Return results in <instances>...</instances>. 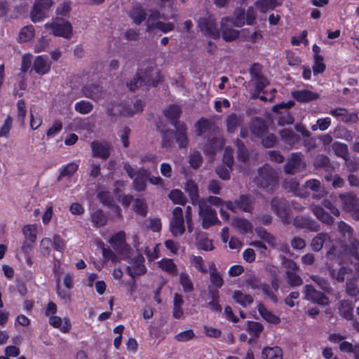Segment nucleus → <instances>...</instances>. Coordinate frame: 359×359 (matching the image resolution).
<instances>
[{
	"mask_svg": "<svg viewBox=\"0 0 359 359\" xmlns=\"http://www.w3.org/2000/svg\"><path fill=\"white\" fill-rule=\"evenodd\" d=\"M163 81L161 72L156 69L154 64H150L144 69H139L136 76L127 83V87L130 91L135 92L142 86L156 87Z\"/></svg>",
	"mask_w": 359,
	"mask_h": 359,
	"instance_id": "1",
	"label": "nucleus"
},
{
	"mask_svg": "<svg viewBox=\"0 0 359 359\" xmlns=\"http://www.w3.org/2000/svg\"><path fill=\"white\" fill-rule=\"evenodd\" d=\"M53 245L55 251L53 254V270L57 276V293L62 299H66L67 297V275L63 278L62 285L60 284V276L63 271L62 259L64 261L62 251L64 250L65 244L60 236H54Z\"/></svg>",
	"mask_w": 359,
	"mask_h": 359,
	"instance_id": "2",
	"label": "nucleus"
},
{
	"mask_svg": "<svg viewBox=\"0 0 359 359\" xmlns=\"http://www.w3.org/2000/svg\"><path fill=\"white\" fill-rule=\"evenodd\" d=\"M278 182L277 172L268 163L264 164L257 170V176L254 179V182L259 188L273 187Z\"/></svg>",
	"mask_w": 359,
	"mask_h": 359,
	"instance_id": "3",
	"label": "nucleus"
},
{
	"mask_svg": "<svg viewBox=\"0 0 359 359\" xmlns=\"http://www.w3.org/2000/svg\"><path fill=\"white\" fill-rule=\"evenodd\" d=\"M273 212L281 219L284 224L291 223L292 208L290 203L284 198L274 197L271 201Z\"/></svg>",
	"mask_w": 359,
	"mask_h": 359,
	"instance_id": "4",
	"label": "nucleus"
},
{
	"mask_svg": "<svg viewBox=\"0 0 359 359\" xmlns=\"http://www.w3.org/2000/svg\"><path fill=\"white\" fill-rule=\"evenodd\" d=\"M198 27L205 37L215 40L220 37L221 31L217 27L215 19L211 15L199 18Z\"/></svg>",
	"mask_w": 359,
	"mask_h": 359,
	"instance_id": "5",
	"label": "nucleus"
},
{
	"mask_svg": "<svg viewBox=\"0 0 359 359\" xmlns=\"http://www.w3.org/2000/svg\"><path fill=\"white\" fill-rule=\"evenodd\" d=\"M172 215L169 224L170 231L175 237L182 236L186 231L182 209L180 207H175Z\"/></svg>",
	"mask_w": 359,
	"mask_h": 359,
	"instance_id": "6",
	"label": "nucleus"
},
{
	"mask_svg": "<svg viewBox=\"0 0 359 359\" xmlns=\"http://www.w3.org/2000/svg\"><path fill=\"white\" fill-rule=\"evenodd\" d=\"M53 4V0H35L30 12L32 21L36 22L44 19L46 12L50 9Z\"/></svg>",
	"mask_w": 359,
	"mask_h": 359,
	"instance_id": "7",
	"label": "nucleus"
},
{
	"mask_svg": "<svg viewBox=\"0 0 359 359\" xmlns=\"http://www.w3.org/2000/svg\"><path fill=\"white\" fill-rule=\"evenodd\" d=\"M199 215L202 219V226L208 229L215 225L218 219L217 212L210 205L201 202L199 203Z\"/></svg>",
	"mask_w": 359,
	"mask_h": 359,
	"instance_id": "8",
	"label": "nucleus"
},
{
	"mask_svg": "<svg viewBox=\"0 0 359 359\" xmlns=\"http://www.w3.org/2000/svg\"><path fill=\"white\" fill-rule=\"evenodd\" d=\"M44 27L51 29L54 36L67 39V20L64 18L57 16L51 23L45 24Z\"/></svg>",
	"mask_w": 359,
	"mask_h": 359,
	"instance_id": "9",
	"label": "nucleus"
},
{
	"mask_svg": "<svg viewBox=\"0 0 359 359\" xmlns=\"http://www.w3.org/2000/svg\"><path fill=\"white\" fill-rule=\"evenodd\" d=\"M305 299L319 305H327L330 303L329 298L323 292L318 291L312 285L304 286Z\"/></svg>",
	"mask_w": 359,
	"mask_h": 359,
	"instance_id": "10",
	"label": "nucleus"
},
{
	"mask_svg": "<svg viewBox=\"0 0 359 359\" xmlns=\"http://www.w3.org/2000/svg\"><path fill=\"white\" fill-rule=\"evenodd\" d=\"M341 198L344 208L351 213L354 219L359 221V200L358 198L351 194H344Z\"/></svg>",
	"mask_w": 359,
	"mask_h": 359,
	"instance_id": "11",
	"label": "nucleus"
},
{
	"mask_svg": "<svg viewBox=\"0 0 359 359\" xmlns=\"http://www.w3.org/2000/svg\"><path fill=\"white\" fill-rule=\"evenodd\" d=\"M114 250L118 253L122 254L129 250L130 247L126 243V233L123 231H119L114 233L108 241Z\"/></svg>",
	"mask_w": 359,
	"mask_h": 359,
	"instance_id": "12",
	"label": "nucleus"
},
{
	"mask_svg": "<svg viewBox=\"0 0 359 359\" xmlns=\"http://www.w3.org/2000/svg\"><path fill=\"white\" fill-rule=\"evenodd\" d=\"M144 258L142 255H138L132 259L131 266L126 267L127 273L133 278L136 276L144 275L147 272V269L144 264Z\"/></svg>",
	"mask_w": 359,
	"mask_h": 359,
	"instance_id": "13",
	"label": "nucleus"
},
{
	"mask_svg": "<svg viewBox=\"0 0 359 359\" xmlns=\"http://www.w3.org/2000/svg\"><path fill=\"white\" fill-rule=\"evenodd\" d=\"M51 61L46 55H38L35 57L32 69L39 75L43 76L48 74L50 70Z\"/></svg>",
	"mask_w": 359,
	"mask_h": 359,
	"instance_id": "14",
	"label": "nucleus"
},
{
	"mask_svg": "<svg viewBox=\"0 0 359 359\" xmlns=\"http://www.w3.org/2000/svg\"><path fill=\"white\" fill-rule=\"evenodd\" d=\"M306 167L305 163L302 162L300 154L294 153L288 159L284 166V170L287 174L294 175Z\"/></svg>",
	"mask_w": 359,
	"mask_h": 359,
	"instance_id": "15",
	"label": "nucleus"
},
{
	"mask_svg": "<svg viewBox=\"0 0 359 359\" xmlns=\"http://www.w3.org/2000/svg\"><path fill=\"white\" fill-rule=\"evenodd\" d=\"M83 95L94 101L104 98L105 93L102 86L96 83L86 85L82 88Z\"/></svg>",
	"mask_w": 359,
	"mask_h": 359,
	"instance_id": "16",
	"label": "nucleus"
},
{
	"mask_svg": "<svg viewBox=\"0 0 359 359\" xmlns=\"http://www.w3.org/2000/svg\"><path fill=\"white\" fill-rule=\"evenodd\" d=\"M293 225L300 229H306L311 231L320 230L319 224L313 219L304 216H296L293 220Z\"/></svg>",
	"mask_w": 359,
	"mask_h": 359,
	"instance_id": "17",
	"label": "nucleus"
},
{
	"mask_svg": "<svg viewBox=\"0 0 359 359\" xmlns=\"http://www.w3.org/2000/svg\"><path fill=\"white\" fill-rule=\"evenodd\" d=\"M292 97L298 102L307 103L320 98V95L309 90H297L292 92Z\"/></svg>",
	"mask_w": 359,
	"mask_h": 359,
	"instance_id": "18",
	"label": "nucleus"
},
{
	"mask_svg": "<svg viewBox=\"0 0 359 359\" xmlns=\"http://www.w3.org/2000/svg\"><path fill=\"white\" fill-rule=\"evenodd\" d=\"M94 157L107 159L110 156L111 147L108 142L93 141L90 144Z\"/></svg>",
	"mask_w": 359,
	"mask_h": 359,
	"instance_id": "19",
	"label": "nucleus"
},
{
	"mask_svg": "<svg viewBox=\"0 0 359 359\" xmlns=\"http://www.w3.org/2000/svg\"><path fill=\"white\" fill-rule=\"evenodd\" d=\"M180 126L175 127V139L178 144L179 148L185 149L189 144L187 137V128L184 123L179 124Z\"/></svg>",
	"mask_w": 359,
	"mask_h": 359,
	"instance_id": "20",
	"label": "nucleus"
},
{
	"mask_svg": "<svg viewBox=\"0 0 359 359\" xmlns=\"http://www.w3.org/2000/svg\"><path fill=\"white\" fill-rule=\"evenodd\" d=\"M165 116L170 120L172 125L174 127L180 126L183 122L179 121V118L182 114L181 108L177 104L170 105L166 108L163 112Z\"/></svg>",
	"mask_w": 359,
	"mask_h": 359,
	"instance_id": "21",
	"label": "nucleus"
},
{
	"mask_svg": "<svg viewBox=\"0 0 359 359\" xmlns=\"http://www.w3.org/2000/svg\"><path fill=\"white\" fill-rule=\"evenodd\" d=\"M149 177V171L142 168L137 171L136 177L134 179L133 184L137 191H144L147 187V179Z\"/></svg>",
	"mask_w": 359,
	"mask_h": 359,
	"instance_id": "22",
	"label": "nucleus"
},
{
	"mask_svg": "<svg viewBox=\"0 0 359 359\" xmlns=\"http://www.w3.org/2000/svg\"><path fill=\"white\" fill-rule=\"evenodd\" d=\"M313 166L316 169H322L329 173H331L334 170V166L330 163V158L324 154H320L314 158Z\"/></svg>",
	"mask_w": 359,
	"mask_h": 359,
	"instance_id": "23",
	"label": "nucleus"
},
{
	"mask_svg": "<svg viewBox=\"0 0 359 359\" xmlns=\"http://www.w3.org/2000/svg\"><path fill=\"white\" fill-rule=\"evenodd\" d=\"M144 107V102L139 99L135 101L133 106L125 105L120 111V115L124 116H133L136 114L142 112Z\"/></svg>",
	"mask_w": 359,
	"mask_h": 359,
	"instance_id": "24",
	"label": "nucleus"
},
{
	"mask_svg": "<svg viewBox=\"0 0 359 359\" xmlns=\"http://www.w3.org/2000/svg\"><path fill=\"white\" fill-rule=\"evenodd\" d=\"M257 310L260 316L264 319L267 323L278 325L280 323V318L279 316L273 314L272 312L269 311L265 306L259 303L257 305Z\"/></svg>",
	"mask_w": 359,
	"mask_h": 359,
	"instance_id": "25",
	"label": "nucleus"
},
{
	"mask_svg": "<svg viewBox=\"0 0 359 359\" xmlns=\"http://www.w3.org/2000/svg\"><path fill=\"white\" fill-rule=\"evenodd\" d=\"M283 0H257L255 6L260 13H265L269 10H273L276 7L280 6Z\"/></svg>",
	"mask_w": 359,
	"mask_h": 359,
	"instance_id": "26",
	"label": "nucleus"
},
{
	"mask_svg": "<svg viewBox=\"0 0 359 359\" xmlns=\"http://www.w3.org/2000/svg\"><path fill=\"white\" fill-rule=\"evenodd\" d=\"M250 130L255 136L262 137L268 130V127L263 119L256 117L252 120Z\"/></svg>",
	"mask_w": 359,
	"mask_h": 359,
	"instance_id": "27",
	"label": "nucleus"
},
{
	"mask_svg": "<svg viewBox=\"0 0 359 359\" xmlns=\"http://www.w3.org/2000/svg\"><path fill=\"white\" fill-rule=\"evenodd\" d=\"M279 134L283 141L290 146L297 144L301 140L300 136L294 133L291 129H283L280 130Z\"/></svg>",
	"mask_w": 359,
	"mask_h": 359,
	"instance_id": "28",
	"label": "nucleus"
},
{
	"mask_svg": "<svg viewBox=\"0 0 359 359\" xmlns=\"http://www.w3.org/2000/svg\"><path fill=\"white\" fill-rule=\"evenodd\" d=\"M229 18H223L222 19V39L226 42H231L237 39L239 36V32L232 28L224 27L223 22L229 21Z\"/></svg>",
	"mask_w": 359,
	"mask_h": 359,
	"instance_id": "29",
	"label": "nucleus"
},
{
	"mask_svg": "<svg viewBox=\"0 0 359 359\" xmlns=\"http://www.w3.org/2000/svg\"><path fill=\"white\" fill-rule=\"evenodd\" d=\"M236 203L237 208L246 212H251L253 209V199L250 195H241Z\"/></svg>",
	"mask_w": 359,
	"mask_h": 359,
	"instance_id": "30",
	"label": "nucleus"
},
{
	"mask_svg": "<svg viewBox=\"0 0 359 359\" xmlns=\"http://www.w3.org/2000/svg\"><path fill=\"white\" fill-rule=\"evenodd\" d=\"M158 267L169 274L176 276L178 275L177 266L172 259L163 258L158 262Z\"/></svg>",
	"mask_w": 359,
	"mask_h": 359,
	"instance_id": "31",
	"label": "nucleus"
},
{
	"mask_svg": "<svg viewBox=\"0 0 359 359\" xmlns=\"http://www.w3.org/2000/svg\"><path fill=\"white\" fill-rule=\"evenodd\" d=\"M185 191L188 193L191 203L199 204V194L197 184L192 180H188L185 185Z\"/></svg>",
	"mask_w": 359,
	"mask_h": 359,
	"instance_id": "32",
	"label": "nucleus"
},
{
	"mask_svg": "<svg viewBox=\"0 0 359 359\" xmlns=\"http://www.w3.org/2000/svg\"><path fill=\"white\" fill-rule=\"evenodd\" d=\"M313 213L320 221L325 224H332L334 222L332 216L321 206L317 205L313 207Z\"/></svg>",
	"mask_w": 359,
	"mask_h": 359,
	"instance_id": "33",
	"label": "nucleus"
},
{
	"mask_svg": "<svg viewBox=\"0 0 359 359\" xmlns=\"http://www.w3.org/2000/svg\"><path fill=\"white\" fill-rule=\"evenodd\" d=\"M263 359H282L283 351L278 346L265 347L262 352Z\"/></svg>",
	"mask_w": 359,
	"mask_h": 359,
	"instance_id": "34",
	"label": "nucleus"
},
{
	"mask_svg": "<svg viewBox=\"0 0 359 359\" xmlns=\"http://www.w3.org/2000/svg\"><path fill=\"white\" fill-rule=\"evenodd\" d=\"M233 300L243 307H247L253 302V297L252 295L245 294L241 290H235L233 293Z\"/></svg>",
	"mask_w": 359,
	"mask_h": 359,
	"instance_id": "35",
	"label": "nucleus"
},
{
	"mask_svg": "<svg viewBox=\"0 0 359 359\" xmlns=\"http://www.w3.org/2000/svg\"><path fill=\"white\" fill-rule=\"evenodd\" d=\"M179 282L184 292L189 293L194 290V283L187 273L181 272L180 273Z\"/></svg>",
	"mask_w": 359,
	"mask_h": 359,
	"instance_id": "36",
	"label": "nucleus"
},
{
	"mask_svg": "<svg viewBox=\"0 0 359 359\" xmlns=\"http://www.w3.org/2000/svg\"><path fill=\"white\" fill-rule=\"evenodd\" d=\"M191 265L198 272L206 274L208 272L202 257L191 255L189 257Z\"/></svg>",
	"mask_w": 359,
	"mask_h": 359,
	"instance_id": "37",
	"label": "nucleus"
},
{
	"mask_svg": "<svg viewBox=\"0 0 359 359\" xmlns=\"http://www.w3.org/2000/svg\"><path fill=\"white\" fill-rule=\"evenodd\" d=\"M263 329V325L259 322L250 320L247 322L246 331L253 339L259 337Z\"/></svg>",
	"mask_w": 359,
	"mask_h": 359,
	"instance_id": "38",
	"label": "nucleus"
},
{
	"mask_svg": "<svg viewBox=\"0 0 359 359\" xmlns=\"http://www.w3.org/2000/svg\"><path fill=\"white\" fill-rule=\"evenodd\" d=\"M229 22H231L234 26L238 27H243L245 23V13L244 8L241 7L236 8L233 19L229 18Z\"/></svg>",
	"mask_w": 359,
	"mask_h": 359,
	"instance_id": "39",
	"label": "nucleus"
},
{
	"mask_svg": "<svg viewBox=\"0 0 359 359\" xmlns=\"http://www.w3.org/2000/svg\"><path fill=\"white\" fill-rule=\"evenodd\" d=\"M352 269L348 266H341L339 270L332 269L330 271V276L336 279L337 282L342 283L344 281L346 276L350 274Z\"/></svg>",
	"mask_w": 359,
	"mask_h": 359,
	"instance_id": "40",
	"label": "nucleus"
},
{
	"mask_svg": "<svg viewBox=\"0 0 359 359\" xmlns=\"http://www.w3.org/2000/svg\"><path fill=\"white\" fill-rule=\"evenodd\" d=\"M330 236L327 233H318L311 241V248L316 251H320L326 241L327 239H329Z\"/></svg>",
	"mask_w": 359,
	"mask_h": 359,
	"instance_id": "41",
	"label": "nucleus"
},
{
	"mask_svg": "<svg viewBox=\"0 0 359 359\" xmlns=\"http://www.w3.org/2000/svg\"><path fill=\"white\" fill-rule=\"evenodd\" d=\"M175 131L167 129L162 131V143L163 148L170 149L174 145Z\"/></svg>",
	"mask_w": 359,
	"mask_h": 359,
	"instance_id": "42",
	"label": "nucleus"
},
{
	"mask_svg": "<svg viewBox=\"0 0 359 359\" xmlns=\"http://www.w3.org/2000/svg\"><path fill=\"white\" fill-rule=\"evenodd\" d=\"M168 198L174 204L184 205L187 201L186 196L180 189H172L170 191Z\"/></svg>",
	"mask_w": 359,
	"mask_h": 359,
	"instance_id": "43",
	"label": "nucleus"
},
{
	"mask_svg": "<svg viewBox=\"0 0 359 359\" xmlns=\"http://www.w3.org/2000/svg\"><path fill=\"white\" fill-rule=\"evenodd\" d=\"M34 36V28L32 25L23 27L19 34L18 40L20 43L30 41Z\"/></svg>",
	"mask_w": 359,
	"mask_h": 359,
	"instance_id": "44",
	"label": "nucleus"
},
{
	"mask_svg": "<svg viewBox=\"0 0 359 359\" xmlns=\"http://www.w3.org/2000/svg\"><path fill=\"white\" fill-rule=\"evenodd\" d=\"M22 233L27 240L31 243H34L36 239L37 229L34 224H27L23 226Z\"/></svg>",
	"mask_w": 359,
	"mask_h": 359,
	"instance_id": "45",
	"label": "nucleus"
},
{
	"mask_svg": "<svg viewBox=\"0 0 359 359\" xmlns=\"http://www.w3.org/2000/svg\"><path fill=\"white\" fill-rule=\"evenodd\" d=\"M130 16L135 24L140 25L146 19L147 13L142 7H135L132 9Z\"/></svg>",
	"mask_w": 359,
	"mask_h": 359,
	"instance_id": "46",
	"label": "nucleus"
},
{
	"mask_svg": "<svg viewBox=\"0 0 359 359\" xmlns=\"http://www.w3.org/2000/svg\"><path fill=\"white\" fill-rule=\"evenodd\" d=\"M156 28L161 30L163 33H168L170 31H172L175 28V25L172 22H164L162 21H158L154 25L147 24V30L151 31L152 28Z\"/></svg>",
	"mask_w": 359,
	"mask_h": 359,
	"instance_id": "47",
	"label": "nucleus"
},
{
	"mask_svg": "<svg viewBox=\"0 0 359 359\" xmlns=\"http://www.w3.org/2000/svg\"><path fill=\"white\" fill-rule=\"evenodd\" d=\"M93 226H102L106 224L107 218L102 210H96L91 215Z\"/></svg>",
	"mask_w": 359,
	"mask_h": 359,
	"instance_id": "48",
	"label": "nucleus"
},
{
	"mask_svg": "<svg viewBox=\"0 0 359 359\" xmlns=\"http://www.w3.org/2000/svg\"><path fill=\"white\" fill-rule=\"evenodd\" d=\"M211 128L210 121L208 118H201L195 123V133L196 136H201L203 133Z\"/></svg>",
	"mask_w": 359,
	"mask_h": 359,
	"instance_id": "49",
	"label": "nucleus"
},
{
	"mask_svg": "<svg viewBox=\"0 0 359 359\" xmlns=\"http://www.w3.org/2000/svg\"><path fill=\"white\" fill-rule=\"evenodd\" d=\"M27 114L26 103L23 99L17 102V119L21 126L25 125V119Z\"/></svg>",
	"mask_w": 359,
	"mask_h": 359,
	"instance_id": "50",
	"label": "nucleus"
},
{
	"mask_svg": "<svg viewBox=\"0 0 359 359\" xmlns=\"http://www.w3.org/2000/svg\"><path fill=\"white\" fill-rule=\"evenodd\" d=\"M256 233L257 236L264 241L267 243L269 245L271 246H274L276 244V238L271 233H269L266 229L264 228H259L256 229Z\"/></svg>",
	"mask_w": 359,
	"mask_h": 359,
	"instance_id": "51",
	"label": "nucleus"
},
{
	"mask_svg": "<svg viewBox=\"0 0 359 359\" xmlns=\"http://www.w3.org/2000/svg\"><path fill=\"white\" fill-rule=\"evenodd\" d=\"M332 149L335 154L344 159H346L348 156V149L346 144L335 142L332 144Z\"/></svg>",
	"mask_w": 359,
	"mask_h": 359,
	"instance_id": "52",
	"label": "nucleus"
},
{
	"mask_svg": "<svg viewBox=\"0 0 359 359\" xmlns=\"http://www.w3.org/2000/svg\"><path fill=\"white\" fill-rule=\"evenodd\" d=\"M348 238V242L347 244V247L349 251V253L355 258V259L359 261V241L352 236Z\"/></svg>",
	"mask_w": 359,
	"mask_h": 359,
	"instance_id": "53",
	"label": "nucleus"
},
{
	"mask_svg": "<svg viewBox=\"0 0 359 359\" xmlns=\"http://www.w3.org/2000/svg\"><path fill=\"white\" fill-rule=\"evenodd\" d=\"M310 278L324 292H330L332 290L330 284L326 278L321 277L320 276H318V275H312V276H311Z\"/></svg>",
	"mask_w": 359,
	"mask_h": 359,
	"instance_id": "54",
	"label": "nucleus"
},
{
	"mask_svg": "<svg viewBox=\"0 0 359 359\" xmlns=\"http://www.w3.org/2000/svg\"><path fill=\"white\" fill-rule=\"evenodd\" d=\"M93 108V104L90 102L86 100H81L75 104L76 111L81 114L90 113Z\"/></svg>",
	"mask_w": 359,
	"mask_h": 359,
	"instance_id": "55",
	"label": "nucleus"
},
{
	"mask_svg": "<svg viewBox=\"0 0 359 359\" xmlns=\"http://www.w3.org/2000/svg\"><path fill=\"white\" fill-rule=\"evenodd\" d=\"M314 64L313 65V72L314 75L323 73L325 70V65L323 62L322 55H314Z\"/></svg>",
	"mask_w": 359,
	"mask_h": 359,
	"instance_id": "56",
	"label": "nucleus"
},
{
	"mask_svg": "<svg viewBox=\"0 0 359 359\" xmlns=\"http://www.w3.org/2000/svg\"><path fill=\"white\" fill-rule=\"evenodd\" d=\"M133 210L137 215L145 217L147 215L148 208L141 199L137 198L133 204Z\"/></svg>",
	"mask_w": 359,
	"mask_h": 359,
	"instance_id": "57",
	"label": "nucleus"
},
{
	"mask_svg": "<svg viewBox=\"0 0 359 359\" xmlns=\"http://www.w3.org/2000/svg\"><path fill=\"white\" fill-rule=\"evenodd\" d=\"M235 226L243 231V233H248L252 231V224L244 218H237L234 220Z\"/></svg>",
	"mask_w": 359,
	"mask_h": 359,
	"instance_id": "58",
	"label": "nucleus"
},
{
	"mask_svg": "<svg viewBox=\"0 0 359 359\" xmlns=\"http://www.w3.org/2000/svg\"><path fill=\"white\" fill-rule=\"evenodd\" d=\"M239 125V119L237 115L234 113L231 114L226 118V127L227 131L230 133H233L236 130Z\"/></svg>",
	"mask_w": 359,
	"mask_h": 359,
	"instance_id": "59",
	"label": "nucleus"
},
{
	"mask_svg": "<svg viewBox=\"0 0 359 359\" xmlns=\"http://www.w3.org/2000/svg\"><path fill=\"white\" fill-rule=\"evenodd\" d=\"M219 140L217 137H212L208 140V142L205 146L204 151L207 154H214L218 147H221Z\"/></svg>",
	"mask_w": 359,
	"mask_h": 359,
	"instance_id": "60",
	"label": "nucleus"
},
{
	"mask_svg": "<svg viewBox=\"0 0 359 359\" xmlns=\"http://www.w3.org/2000/svg\"><path fill=\"white\" fill-rule=\"evenodd\" d=\"M346 292L348 295L356 297L359 294V289L354 279H348L346 283Z\"/></svg>",
	"mask_w": 359,
	"mask_h": 359,
	"instance_id": "61",
	"label": "nucleus"
},
{
	"mask_svg": "<svg viewBox=\"0 0 359 359\" xmlns=\"http://www.w3.org/2000/svg\"><path fill=\"white\" fill-rule=\"evenodd\" d=\"M13 121V118L10 115H8L4 121L3 126L0 128V137H8L11 129L12 128Z\"/></svg>",
	"mask_w": 359,
	"mask_h": 359,
	"instance_id": "62",
	"label": "nucleus"
},
{
	"mask_svg": "<svg viewBox=\"0 0 359 359\" xmlns=\"http://www.w3.org/2000/svg\"><path fill=\"white\" fill-rule=\"evenodd\" d=\"M233 170V168L227 167L226 165H220L216 168L217 175L223 180H229L231 177L230 172Z\"/></svg>",
	"mask_w": 359,
	"mask_h": 359,
	"instance_id": "63",
	"label": "nucleus"
},
{
	"mask_svg": "<svg viewBox=\"0 0 359 359\" xmlns=\"http://www.w3.org/2000/svg\"><path fill=\"white\" fill-rule=\"evenodd\" d=\"M287 283L291 287H297L302 285L303 280L297 272L286 273Z\"/></svg>",
	"mask_w": 359,
	"mask_h": 359,
	"instance_id": "64",
	"label": "nucleus"
}]
</instances>
